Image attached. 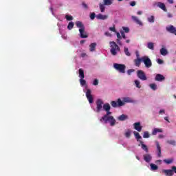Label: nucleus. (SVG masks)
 <instances>
[{
  "label": "nucleus",
  "instance_id": "nucleus-1",
  "mask_svg": "<svg viewBox=\"0 0 176 176\" xmlns=\"http://www.w3.org/2000/svg\"><path fill=\"white\" fill-rule=\"evenodd\" d=\"M99 121L102 124H109L111 127H113L118 124V122L115 119V117L112 116V113L104 114L102 118H99Z\"/></svg>",
  "mask_w": 176,
  "mask_h": 176
},
{
  "label": "nucleus",
  "instance_id": "nucleus-2",
  "mask_svg": "<svg viewBox=\"0 0 176 176\" xmlns=\"http://www.w3.org/2000/svg\"><path fill=\"white\" fill-rule=\"evenodd\" d=\"M80 86H82V87H84L85 88V89H84L83 91L85 93L86 97L89 104H93V102H94V98H93V95H91V90L87 89V84L86 83V80L80 78Z\"/></svg>",
  "mask_w": 176,
  "mask_h": 176
},
{
  "label": "nucleus",
  "instance_id": "nucleus-3",
  "mask_svg": "<svg viewBox=\"0 0 176 176\" xmlns=\"http://www.w3.org/2000/svg\"><path fill=\"white\" fill-rule=\"evenodd\" d=\"M76 25L77 28H79L80 36L82 38H87V33H86L85 30V25H83V23L77 21H76Z\"/></svg>",
  "mask_w": 176,
  "mask_h": 176
},
{
  "label": "nucleus",
  "instance_id": "nucleus-4",
  "mask_svg": "<svg viewBox=\"0 0 176 176\" xmlns=\"http://www.w3.org/2000/svg\"><path fill=\"white\" fill-rule=\"evenodd\" d=\"M110 53L112 56H118V53L120 52V47H119V45L116 44L115 41H110Z\"/></svg>",
  "mask_w": 176,
  "mask_h": 176
},
{
  "label": "nucleus",
  "instance_id": "nucleus-5",
  "mask_svg": "<svg viewBox=\"0 0 176 176\" xmlns=\"http://www.w3.org/2000/svg\"><path fill=\"white\" fill-rule=\"evenodd\" d=\"M113 68L118 71L120 74H125L126 72V65L123 64L114 63Z\"/></svg>",
  "mask_w": 176,
  "mask_h": 176
},
{
  "label": "nucleus",
  "instance_id": "nucleus-6",
  "mask_svg": "<svg viewBox=\"0 0 176 176\" xmlns=\"http://www.w3.org/2000/svg\"><path fill=\"white\" fill-rule=\"evenodd\" d=\"M104 107V101L102 99H98L96 100V109H94L97 113L101 112L102 111V108Z\"/></svg>",
  "mask_w": 176,
  "mask_h": 176
},
{
  "label": "nucleus",
  "instance_id": "nucleus-7",
  "mask_svg": "<svg viewBox=\"0 0 176 176\" xmlns=\"http://www.w3.org/2000/svg\"><path fill=\"white\" fill-rule=\"evenodd\" d=\"M111 105L113 108H119L120 107H124V102L118 98L117 101L113 100L111 102Z\"/></svg>",
  "mask_w": 176,
  "mask_h": 176
},
{
  "label": "nucleus",
  "instance_id": "nucleus-8",
  "mask_svg": "<svg viewBox=\"0 0 176 176\" xmlns=\"http://www.w3.org/2000/svg\"><path fill=\"white\" fill-rule=\"evenodd\" d=\"M142 63H144L145 68H151L152 67V60L147 56H142Z\"/></svg>",
  "mask_w": 176,
  "mask_h": 176
},
{
  "label": "nucleus",
  "instance_id": "nucleus-9",
  "mask_svg": "<svg viewBox=\"0 0 176 176\" xmlns=\"http://www.w3.org/2000/svg\"><path fill=\"white\" fill-rule=\"evenodd\" d=\"M137 76L140 79V80H148V78L146 77L145 72L142 70H138Z\"/></svg>",
  "mask_w": 176,
  "mask_h": 176
},
{
  "label": "nucleus",
  "instance_id": "nucleus-10",
  "mask_svg": "<svg viewBox=\"0 0 176 176\" xmlns=\"http://www.w3.org/2000/svg\"><path fill=\"white\" fill-rule=\"evenodd\" d=\"M131 17L133 23H135V24H138V25H140V27H142V25H144V23H142V21H141V20H140V18H138V16L132 15Z\"/></svg>",
  "mask_w": 176,
  "mask_h": 176
},
{
  "label": "nucleus",
  "instance_id": "nucleus-11",
  "mask_svg": "<svg viewBox=\"0 0 176 176\" xmlns=\"http://www.w3.org/2000/svg\"><path fill=\"white\" fill-rule=\"evenodd\" d=\"M154 6H157V8L164 10V12H167V8H166V4H164V3L156 2L154 3Z\"/></svg>",
  "mask_w": 176,
  "mask_h": 176
},
{
  "label": "nucleus",
  "instance_id": "nucleus-12",
  "mask_svg": "<svg viewBox=\"0 0 176 176\" xmlns=\"http://www.w3.org/2000/svg\"><path fill=\"white\" fill-rule=\"evenodd\" d=\"M143 159L146 163H151L152 162V155L150 153H146L143 155Z\"/></svg>",
  "mask_w": 176,
  "mask_h": 176
},
{
  "label": "nucleus",
  "instance_id": "nucleus-13",
  "mask_svg": "<svg viewBox=\"0 0 176 176\" xmlns=\"http://www.w3.org/2000/svg\"><path fill=\"white\" fill-rule=\"evenodd\" d=\"M133 129L136 130V131H138L140 133V131H142V126L141 125V122H135L133 124Z\"/></svg>",
  "mask_w": 176,
  "mask_h": 176
},
{
  "label": "nucleus",
  "instance_id": "nucleus-14",
  "mask_svg": "<svg viewBox=\"0 0 176 176\" xmlns=\"http://www.w3.org/2000/svg\"><path fill=\"white\" fill-rule=\"evenodd\" d=\"M155 144L157 146V156L158 157H162V147H160V144L159 142L155 141Z\"/></svg>",
  "mask_w": 176,
  "mask_h": 176
},
{
  "label": "nucleus",
  "instance_id": "nucleus-15",
  "mask_svg": "<svg viewBox=\"0 0 176 176\" xmlns=\"http://www.w3.org/2000/svg\"><path fill=\"white\" fill-rule=\"evenodd\" d=\"M103 109L105 111L106 113H112V112H111V104H109V103H103Z\"/></svg>",
  "mask_w": 176,
  "mask_h": 176
},
{
  "label": "nucleus",
  "instance_id": "nucleus-16",
  "mask_svg": "<svg viewBox=\"0 0 176 176\" xmlns=\"http://www.w3.org/2000/svg\"><path fill=\"white\" fill-rule=\"evenodd\" d=\"M116 34L118 38L116 39L118 45H119V46H123V43L122 42V35H120V33H119V32H116Z\"/></svg>",
  "mask_w": 176,
  "mask_h": 176
},
{
  "label": "nucleus",
  "instance_id": "nucleus-17",
  "mask_svg": "<svg viewBox=\"0 0 176 176\" xmlns=\"http://www.w3.org/2000/svg\"><path fill=\"white\" fill-rule=\"evenodd\" d=\"M162 173L166 176H173L174 175V170L173 169H164Z\"/></svg>",
  "mask_w": 176,
  "mask_h": 176
},
{
  "label": "nucleus",
  "instance_id": "nucleus-18",
  "mask_svg": "<svg viewBox=\"0 0 176 176\" xmlns=\"http://www.w3.org/2000/svg\"><path fill=\"white\" fill-rule=\"evenodd\" d=\"M165 79H166V77H164V76L160 74H156L155 78V80H156V82H163V80H164Z\"/></svg>",
  "mask_w": 176,
  "mask_h": 176
},
{
  "label": "nucleus",
  "instance_id": "nucleus-19",
  "mask_svg": "<svg viewBox=\"0 0 176 176\" xmlns=\"http://www.w3.org/2000/svg\"><path fill=\"white\" fill-rule=\"evenodd\" d=\"M166 31H168V32H170V34L176 35V28L173 25L166 27Z\"/></svg>",
  "mask_w": 176,
  "mask_h": 176
},
{
  "label": "nucleus",
  "instance_id": "nucleus-20",
  "mask_svg": "<svg viewBox=\"0 0 176 176\" xmlns=\"http://www.w3.org/2000/svg\"><path fill=\"white\" fill-rule=\"evenodd\" d=\"M124 103L125 104V102L126 103H129V104H134V102H135V100H134L133 98H130V97H124L122 98Z\"/></svg>",
  "mask_w": 176,
  "mask_h": 176
},
{
  "label": "nucleus",
  "instance_id": "nucleus-21",
  "mask_svg": "<svg viewBox=\"0 0 176 176\" xmlns=\"http://www.w3.org/2000/svg\"><path fill=\"white\" fill-rule=\"evenodd\" d=\"M97 20H107L108 19V15L107 14H98L96 16Z\"/></svg>",
  "mask_w": 176,
  "mask_h": 176
},
{
  "label": "nucleus",
  "instance_id": "nucleus-22",
  "mask_svg": "<svg viewBox=\"0 0 176 176\" xmlns=\"http://www.w3.org/2000/svg\"><path fill=\"white\" fill-rule=\"evenodd\" d=\"M118 120H120V122H124V120H127L129 119V116L126 114L120 115L117 118Z\"/></svg>",
  "mask_w": 176,
  "mask_h": 176
},
{
  "label": "nucleus",
  "instance_id": "nucleus-23",
  "mask_svg": "<svg viewBox=\"0 0 176 176\" xmlns=\"http://www.w3.org/2000/svg\"><path fill=\"white\" fill-rule=\"evenodd\" d=\"M140 145H141V148L143 151H144V152H146V153H148V152H149V149L148 148V146L145 144H144V142L142 141H140Z\"/></svg>",
  "mask_w": 176,
  "mask_h": 176
},
{
  "label": "nucleus",
  "instance_id": "nucleus-24",
  "mask_svg": "<svg viewBox=\"0 0 176 176\" xmlns=\"http://www.w3.org/2000/svg\"><path fill=\"white\" fill-rule=\"evenodd\" d=\"M131 134H133V131H131V129H126L124 133V135L126 138H130Z\"/></svg>",
  "mask_w": 176,
  "mask_h": 176
},
{
  "label": "nucleus",
  "instance_id": "nucleus-25",
  "mask_svg": "<svg viewBox=\"0 0 176 176\" xmlns=\"http://www.w3.org/2000/svg\"><path fill=\"white\" fill-rule=\"evenodd\" d=\"M96 47H97L96 43H92L89 45V52L93 53V52H96Z\"/></svg>",
  "mask_w": 176,
  "mask_h": 176
},
{
  "label": "nucleus",
  "instance_id": "nucleus-26",
  "mask_svg": "<svg viewBox=\"0 0 176 176\" xmlns=\"http://www.w3.org/2000/svg\"><path fill=\"white\" fill-rule=\"evenodd\" d=\"M141 63H142V57L136 58V59L134 60L135 67H140V65H141Z\"/></svg>",
  "mask_w": 176,
  "mask_h": 176
},
{
  "label": "nucleus",
  "instance_id": "nucleus-27",
  "mask_svg": "<svg viewBox=\"0 0 176 176\" xmlns=\"http://www.w3.org/2000/svg\"><path fill=\"white\" fill-rule=\"evenodd\" d=\"M160 53L161 56H167V54H168V51L166 47H162L160 49Z\"/></svg>",
  "mask_w": 176,
  "mask_h": 176
},
{
  "label": "nucleus",
  "instance_id": "nucleus-28",
  "mask_svg": "<svg viewBox=\"0 0 176 176\" xmlns=\"http://www.w3.org/2000/svg\"><path fill=\"white\" fill-rule=\"evenodd\" d=\"M157 133H163V129L155 128L152 131V135H156V134H157Z\"/></svg>",
  "mask_w": 176,
  "mask_h": 176
},
{
  "label": "nucleus",
  "instance_id": "nucleus-29",
  "mask_svg": "<svg viewBox=\"0 0 176 176\" xmlns=\"http://www.w3.org/2000/svg\"><path fill=\"white\" fill-rule=\"evenodd\" d=\"M133 135L137 141L140 142V140H142V137L140 136V133L137 131H133Z\"/></svg>",
  "mask_w": 176,
  "mask_h": 176
},
{
  "label": "nucleus",
  "instance_id": "nucleus-30",
  "mask_svg": "<svg viewBox=\"0 0 176 176\" xmlns=\"http://www.w3.org/2000/svg\"><path fill=\"white\" fill-rule=\"evenodd\" d=\"M158 168H159V166H157L156 164H150V170L151 171H156V170H157Z\"/></svg>",
  "mask_w": 176,
  "mask_h": 176
},
{
  "label": "nucleus",
  "instance_id": "nucleus-31",
  "mask_svg": "<svg viewBox=\"0 0 176 176\" xmlns=\"http://www.w3.org/2000/svg\"><path fill=\"white\" fill-rule=\"evenodd\" d=\"M103 2L106 6H111L113 3V0H103Z\"/></svg>",
  "mask_w": 176,
  "mask_h": 176
},
{
  "label": "nucleus",
  "instance_id": "nucleus-32",
  "mask_svg": "<svg viewBox=\"0 0 176 176\" xmlns=\"http://www.w3.org/2000/svg\"><path fill=\"white\" fill-rule=\"evenodd\" d=\"M147 47H148V49H150V50H155V43H153L152 42L148 43Z\"/></svg>",
  "mask_w": 176,
  "mask_h": 176
},
{
  "label": "nucleus",
  "instance_id": "nucleus-33",
  "mask_svg": "<svg viewBox=\"0 0 176 176\" xmlns=\"http://www.w3.org/2000/svg\"><path fill=\"white\" fill-rule=\"evenodd\" d=\"M78 72L79 78H80V79H85V72L83 71V69H79Z\"/></svg>",
  "mask_w": 176,
  "mask_h": 176
},
{
  "label": "nucleus",
  "instance_id": "nucleus-34",
  "mask_svg": "<svg viewBox=\"0 0 176 176\" xmlns=\"http://www.w3.org/2000/svg\"><path fill=\"white\" fill-rule=\"evenodd\" d=\"M124 53L128 57H130V56H131V53H130V52L129 51V48L127 47H124Z\"/></svg>",
  "mask_w": 176,
  "mask_h": 176
},
{
  "label": "nucleus",
  "instance_id": "nucleus-35",
  "mask_svg": "<svg viewBox=\"0 0 176 176\" xmlns=\"http://www.w3.org/2000/svg\"><path fill=\"white\" fill-rule=\"evenodd\" d=\"M147 21L148 23H155V16L151 15L147 17Z\"/></svg>",
  "mask_w": 176,
  "mask_h": 176
},
{
  "label": "nucleus",
  "instance_id": "nucleus-36",
  "mask_svg": "<svg viewBox=\"0 0 176 176\" xmlns=\"http://www.w3.org/2000/svg\"><path fill=\"white\" fill-rule=\"evenodd\" d=\"M149 87L151 88V89L153 90L154 91L157 90V85H156L155 83L150 84Z\"/></svg>",
  "mask_w": 176,
  "mask_h": 176
},
{
  "label": "nucleus",
  "instance_id": "nucleus-37",
  "mask_svg": "<svg viewBox=\"0 0 176 176\" xmlns=\"http://www.w3.org/2000/svg\"><path fill=\"white\" fill-rule=\"evenodd\" d=\"M105 5L102 4V3H100L99 4V8L100 9V12L101 13H104V12H105Z\"/></svg>",
  "mask_w": 176,
  "mask_h": 176
},
{
  "label": "nucleus",
  "instance_id": "nucleus-38",
  "mask_svg": "<svg viewBox=\"0 0 176 176\" xmlns=\"http://www.w3.org/2000/svg\"><path fill=\"white\" fill-rule=\"evenodd\" d=\"M74 22L70 21V22L68 23L67 30H69V31H71V30H72V28H74Z\"/></svg>",
  "mask_w": 176,
  "mask_h": 176
},
{
  "label": "nucleus",
  "instance_id": "nucleus-39",
  "mask_svg": "<svg viewBox=\"0 0 176 176\" xmlns=\"http://www.w3.org/2000/svg\"><path fill=\"white\" fill-rule=\"evenodd\" d=\"M65 19L67 20V21H72L74 20V16L69 14H66L65 15Z\"/></svg>",
  "mask_w": 176,
  "mask_h": 176
},
{
  "label": "nucleus",
  "instance_id": "nucleus-40",
  "mask_svg": "<svg viewBox=\"0 0 176 176\" xmlns=\"http://www.w3.org/2000/svg\"><path fill=\"white\" fill-rule=\"evenodd\" d=\"M135 85L138 89H141V82H140V80H135Z\"/></svg>",
  "mask_w": 176,
  "mask_h": 176
},
{
  "label": "nucleus",
  "instance_id": "nucleus-41",
  "mask_svg": "<svg viewBox=\"0 0 176 176\" xmlns=\"http://www.w3.org/2000/svg\"><path fill=\"white\" fill-rule=\"evenodd\" d=\"M151 137V135L149 134V132L144 131L143 133V138H149Z\"/></svg>",
  "mask_w": 176,
  "mask_h": 176
},
{
  "label": "nucleus",
  "instance_id": "nucleus-42",
  "mask_svg": "<svg viewBox=\"0 0 176 176\" xmlns=\"http://www.w3.org/2000/svg\"><path fill=\"white\" fill-rule=\"evenodd\" d=\"M166 142L169 144V145H173V146H175L176 145L175 140H167Z\"/></svg>",
  "mask_w": 176,
  "mask_h": 176
},
{
  "label": "nucleus",
  "instance_id": "nucleus-43",
  "mask_svg": "<svg viewBox=\"0 0 176 176\" xmlns=\"http://www.w3.org/2000/svg\"><path fill=\"white\" fill-rule=\"evenodd\" d=\"M122 31H124V32H126V34H129V32H130V28L127 27H122Z\"/></svg>",
  "mask_w": 176,
  "mask_h": 176
},
{
  "label": "nucleus",
  "instance_id": "nucleus-44",
  "mask_svg": "<svg viewBox=\"0 0 176 176\" xmlns=\"http://www.w3.org/2000/svg\"><path fill=\"white\" fill-rule=\"evenodd\" d=\"M164 162L166 164H171V163H173V160L172 159L164 160Z\"/></svg>",
  "mask_w": 176,
  "mask_h": 176
},
{
  "label": "nucleus",
  "instance_id": "nucleus-45",
  "mask_svg": "<svg viewBox=\"0 0 176 176\" xmlns=\"http://www.w3.org/2000/svg\"><path fill=\"white\" fill-rule=\"evenodd\" d=\"M120 32L121 34V38L126 39V34H124V31L120 30Z\"/></svg>",
  "mask_w": 176,
  "mask_h": 176
},
{
  "label": "nucleus",
  "instance_id": "nucleus-46",
  "mask_svg": "<svg viewBox=\"0 0 176 176\" xmlns=\"http://www.w3.org/2000/svg\"><path fill=\"white\" fill-rule=\"evenodd\" d=\"M94 86H98V79L95 78L93 82Z\"/></svg>",
  "mask_w": 176,
  "mask_h": 176
},
{
  "label": "nucleus",
  "instance_id": "nucleus-47",
  "mask_svg": "<svg viewBox=\"0 0 176 176\" xmlns=\"http://www.w3.org/2000/svg\"><path fill=\"white\" fill-rule=\"evenodd\" d=\"M90 19H91V20H94V19H96V13L92 12V13L90 14Z\"/></svg>",
  "mask_w": 176,
  "mask_h": 176
},
{
  "label": "nucleus",
  "instance_id": "nucleus-48",
  "mask_svg": "<svg viewBox=\"0 0 176 176\" xmlns=\"http://www.w3.org/2000/svg\"><path fill=\"white\" fill-rule=\"evenodd\" d=\"M109 31H112V32H116V28L115 26L109 28Z\"/></svg>",
  "mask_w": 176,
  "mask_h": 176
},
{
  "label": "nucleus",
  "instance_id": "nucleus-49",
  "mask_svg": "<svg viewBox=\"0 0 176 176\" xmlns=\"http://www.w3.org/2000/svg\"><path fill=\"white\" fill-rule=\"evenodd\" d=\"M134 69H129V70H127V74H128V75H131V74H133V72H134Z\"/></svg>",
  "mask_w": 176,
  "mask_h": 176
},
{
  "label": "nucleus",
  "instance_id": "nucleus-50",
  "mask_svg": "<svg viewBox=\"0 0 176 176\" xmlns=\"http://www.w3.org/2000/svg\"><path fill=\"white\" fill-rule=\"evenodd\" d=\"M164 113H166V110H164L163 109L160 110V111H159L160 115H164Z\"/></svg>",
  "mask_w": 176,
  "mask_h": 176
},
{
  "label": "nucleus",
  "instance_id": "nucleus-51",
  "mask_svg": "<svg viewBox=\"0 0 176 176\" xmlns=\"http://www.w3.org/2000/svg\"><path fill=\"white\" fill-rule=\"evenodd\" d=\"M104 35H106V36H109V38H112V34L109 32H106Z\"/></svg>",
  "mask_w": 176,
  "mask_h": 176
},
{
  "label": "nucleus",
  "instance_id": "nucleus-52",
  "mask_svg": "<svg viewBox=\"0 0 176 176\" xmlns=\"http://www.w3.org/2000/svg\"><path fill=\"white\" fill-rule=\"evenodd\" d=\"M135 5H137V2H135V1H131L130 3V6L132 7L135 6Z\"/></svg>",
  "mask_w": 176,
  "mask_h": 176
},
{
  "label": "nucleus",
  "instance_id": "nucleus-53",
  "mask_svg": "<svg viewBox=\"0 0 176 176\" xmlns=\"http://www.w3.org/2000/svg\"><path fill=\"white\" fill-rule=\"evenodd\" d=\"M135 54H136V58H141V57H140V52L138 51L135 52Z\"/></svg>",
  "mask_w": 176,
  "mask_h": 176
},
{
  "label": "nucleus",
  "instance_id": "nucleus-54",
  "mask_svg": "<svg viewBox=\"0 0 176 176\" xmlns=\"http://www.w3.org/2000/svg\"><path fill=\"white\" fill-rule=\"evenodd\" d=\"M157 63L158 64H163V60H162V59H157Z\"/></svg>",
  "mask_w": 176,
  "mask_h": 176
},
{
  "label": "nucleus",
  "instance_id": "nucleus-55",
  "mask_svg": "<svg viewBox=\"0 0 176 176\" xmlns=\"http://www.w3.org/2000/svg\"><path fill=\"white\" fill-rule=\"evenodd\" d=\"M167 1V2L168 3H170V5H173V3H174V0H166Z\"/></svg>",
  "mask_w": 176,
  "mask_h": 176
},
{
  "label": "nucleus",
  "instance_id": "nucleus-56",
  "mask_svg": "<svg viewBox=\"0 0 176 176\" xmlns=\"http://www.w3.org/2000/svg\"><path fill=\"white\" fill-rule=\"evenodd\" d=\"M82 7H83L85 9H87V8H88L87 4H86L85 3H82Z\"/></svg>",
  "mask_w": 176,
  "mask_h": 176
},
{
  "label": "nucleus",
  "instance_id": "nucleus-57",
  "mask_svg": "<svg viewBox=\"0 0 176 176\" xmlns=\"http://www.w3.org/2000/svg\"><path fill=\"white\" fill-rule=\"evenodd\" d=\"M167 16L169 18V19H171L173 17V14H171L170 12H168L167 13Z\"/></svg>",
  "mask_w": 176,
  "mask_h": 176
},
{
  "label": "nucleus",
  "instance_id": "nucleus-58",
  "mask_svg": "<svg viewBox=\"0 0 176 176\" xmlns=\"http://www.w3.org/2000/svg\"><path fill=\"white\" fill-rule=\"evenodd\" d=\"M137 14H138V16H141V14H142V11H138V12H137Z\"/></svg>",
  "mask_w": 176,
  "mask_h": 176
},
{
  "label": "nucleus",
  "instance_id": "nucleus-59",
  "mask_svg": "<svg viewBox=\"0 0 176 176\" xmlns=\"http://www.w3.org/2000/svg\"><path fill=\"white\" fill-rule=\"evenodd\" d=\"M86 56H87V55L86 54V53H82V54H80V56L82 57V58H83V57H86Z\"/></svg>",
  "mask_w": 176,
  "mask_h": 176
},
{
  "label": "nucleus",
  "instance_id": "nucleus-60",
  "mask_svg": "<svg viewBox=\"0 0 176 176\" xmlns=\"http://www.w3.org/2000/svg\"><path fill=\"white\" fill-rule=\"evenodd\" d=\"M158 138H164V135L163 134L159 135Z\"/></svg>",
  "mask_w": 176,
  "mask_h": 176
},
{
  "label": "nucleus",
  "instance_id": "nucleus-61",
  "mask_svg": "<svg viewBox=\"0 0 176 176\" xmlns=\"http://www.w3.org/2000/svg\"><path fill=\"white\" fill-rule=\"evenodd\" d=\"M164 120H166V122L170 123V121L168 120V117H164Z\"/></svg>",
  "mask_w": 176,
  "mask_h": 176
},
{
  "label": "nucleus",
  "instance_id": "nucleus-62",
  "mask_svg": "<svg viewBox=\"0 0 176 176\" xmlns=\"http://www.w3.org/2000/svg\"><path fill=\"white\" fill-rule=\"evenodd\" d=\"M155 163H162V160H158L155 161Z\"/></svg>",
  "mask_w": 176,
  "mask_h": 176
},
{
  "label": "nucleus",
  "instance_id": "nucleus-63",
  "mask_svg": "<svg viewBox=\"0 0 176 176\" xmlns=\"http://www.w3.org/2000/svg\"><path fill=\"white\" fill-rule=\"evenodd\" d=\"M85 42H86V41L82 40V41H80V43L81 45H83V43H85Z\"/></svg>",
  "mask_w": 176,
  "mask_h": 176
},
{
  "label": "nucleus",
  "instance_id": "nucleus-64",
  "mask_svg": "<svg viewBox=\"0 0 176 176\" xmlns=\"http://www.w3.org/2000/svg\"><path fill=\"white\" fill-rule=\"evenodd\" d=\"M126 43H130V39H126Z\"/></svg>",
  "mask_w": 176,
  "mask_h": 176
}]
</instances>
